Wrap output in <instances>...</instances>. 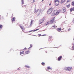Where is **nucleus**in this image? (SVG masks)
I'll return each instance as SVG.
<instances>
[{
  "mask_svg": "<svg viewBox=\"0 0 74 74\" xmlns=\"http://www.w3.org/2000/svg\"><path fill=\"white\" fill-rule=\"evenodd\" d=\"M20 68H19L18 69V70H20Z\"/></svg>",
  "mask_w": 74,
  "mask_h": 74,
  "instance_id": "nucleus-38",
  "label": "nucleus"
},
{
  "mask_svg": "<svg viewBox=\"0 0 74 74\" xmlns=\"http://www.w3.org/2000/svg\"><path fill=\"white\" fill-rule=\"evenodd\" d=\"M72 5H74V1H73L72 2Z\"/></svg>",
  "mask_w": 74,
  "mask_h": 74,
  "instance_id": "nucleus-27",
  "label": "nucleus"
},
{
  "mask_svg": "<svg viewBox=\"0 0 74 74\" xmlns=\"http://www.w3.org/2000/svg\"><path fill=\"white\" fill-rule=\"evenodd\" d=\"M2 27H3V25L0 24V30L1 29Z\"/></svg>",
  "mask_w": 74,
  "mask_h": 74,
  "instance_id": "nucleus-19",
  "label": "nucleus"
},
{
  "mask_svg": "<svg viewBox=\"0 0 74 74\" xmlns=\"http://www.w3.org/2000/svg\"><path fill=\"white\" fill-rule=\"evenodd\" d=\"M52 27H53V29H55L57 26H56V25L55 24L53 26H52Z\"/></svg>",
  "mask_w": 74,
  "mask_h": 74,
  "instance_id": "nucleus-13",
  "label": "nucleus"
},
{
  "mask_svg": "<svg viewBox=\"0 0 74 74\" xmlns=\"http://www.w3.org/2000/svg\"><path fill=\"white\" fill-rule=\"evenodd\" d=\"M33 21L32 20L31 21V24H30V25L31 26H32V23H33Z\"/></svg>",
  "mask_w": 74,
  "mask_h": 74,
  "instance_id": "nucleus-21",
  "label": "nucleus"
},
{
  "mask_svg": "<svg viewBox=\"0 0 74 74\" xmlns=\"http://www.w3.org/2000/svg\"><path fill=\"white\" fill-rule=\"evenodd\" d=\"M66 1V0H62L61 1V2L62 3H64Z\"/></svg>",
  "mask_w": 74,
  "mask_h": 74,
  "instance_id": "nucleus-22",
  "label": "nucleus"
},
{
  "mask_svg": "<svg viewBox=\"0 0 74 74\" xmlns=\"http://www.w3.org/2000/svg\"><path fill=\"white\" fill-rule=\"evenodd\" d=\"M71 1V0H68L67 1V3H68V2H70Z\"/></svg>",
  "mask_w": 74,
  "mask_h": 74,
  "instance_id": "nucleus-28",
  "label": "nucleus"
},
{
  "mask_svg": "<svg viewBox=\"0 0 74 74\" xmlns=\"http://www.w3.org/2000/svg\"><path fill=\"white\" fill-rule=\"evenodd\" d=\"M28 51H26L25 52V54L26 55L27 54H29L30 53L29 50H28Z\"/></svg>",
  "mask_w": 74,
  "mask_h": 74,
  "instance_id": "nucleus-9",
  "label": "nucleus"
},
{
  "mask_svg": "<svg viewBox=\"0 0 74 74\" xmlns=\"http://www.w3.org/2000/svg\"><path fill=\"white\" fill-rule=\"evenodd\" d=\"M44 0H42V2L43 1H44Z\"/></svg>",
  "mask_w": 74,
  "mask_h": 74,
  "instance_id": "nucleus-40",
  "label": "nucleus"
},
{
  "mask_svg": "<svg viewBox=\"0 0 74 74\" xmlns=\"http://www.w3.org/2000/svg\"><path fill=\"white\" fill-rule=\"evenodd\" d=\"M72 48H73V49H74V45L72 47Z\"/></svg>",
  "mask_w": 74,
  "mask_h": 74,
  "instance_id": "nucleus-31",
  "label": "nucleus"
},
{
  "mask_svg": "<svg viewBox=\"0 0 74 74\" xmlns=\"http://www.w3.org/2000/svg\"><path fill=\"white\" fill-rule=\"evenodd\" d=\"M27 49H29V48L28 49H27L25 47L24 49H23V51H26Z\"/></svg>",
  "mask_w": 74,
  "mask_h": 74,
  "instance_id": "nucleus-14",
  "label": "nucleus"
},
{
  "mask_svg": "<svg viewBox=\"0 0 74 74\" xmlns=\"http://www.w3.org/2000/svg\"><path fill=\"white\" fill-rule=\"evenodd\" d=\"M33 32V30H31V31H30L28 32V33H30V32Z\"/></svg>",
  "mask_w": 74,
  "mask_h": 74,
  "instance_id": "nucleus-29",
  "label": "nucleus"
},
{
  "mask_svg": "<svg viewBox=\"0 0 74 74\" xmlns=\"http://www.w3.org/2000/svg\"><path fill=\"white\" fill-rule=\"evenodd\" d=\"M54 2L56 5V6H58V5L59 4V0H55Z\"/></svg>",
  "mask_w": 74,
  "mask_h": 74,
  "instance_id": "nucleus-5",
  "label": "nucleus"
},
{
  "mask_svg": "<svg viewBox=\"0 0 74 74\" xmlns=\"http://www.w3.org/2000/svg\"><path fill=\"white\" fill-rule=\"evenodd\" d=\"M66 11V8H63L61 10L62 12L63 13H64V12H65Z\"/></svg>",
  "mask_w": 74,
  "mask_h": 74,
  "instance_id": "nucleus-6",
  "label": "nucleus"
},
{
  "mask_svg": "<svg viewBox=\"0 0 74 74\" xmlns=\"http://www.w3.org/2000/svg\"><path fill=\"white\" fill-rule=\"evenodd\" d=\"M41 64L43 66H44V65H45V63H44V62H42V63Z\"/></svg>",
  "mask_w": 74,
  "mask_h": 74,
  "instance_id": "nucleus-24",
  "label": "nucleus"
},
{
  "mask_svg": "<svg viewBox=\"0 0 74 74\" xmlns=\"http://www.w3.org/2000/svg\"><path fill=\"white\" fill-rule=\"evenodd\" d=\"M46 52V53H47V52Z\"/></svg>",
  "mask_w": 74,
  "mask_h": 74,
  "instance_id": "nucleus-42",
  "label": "nucleus"
},
{
  "mask_svg": "<svg viewBox=\"0 0 74 74\" xmlns=\"http://www.w3.org/2000/svg\"><path fill=\"white\" fill-rule=\"evenodd\" d=\"M47 36V35L44 34L42 35V36Z\"/></svg>",
  "mask_w": 74,
  "mask_h": 74,
  "instance_id": "nucleus-33",
  "label": "nucleus"
},
{
  "mask_svg": "<svg viewBox=\"0 0 74 74\" xmlns=\"http://www.w3.org/2000/svg\"><path fill=\"white\" fill-rule=\"evenodd\" d=\"M57 30V31H58V32H60L62 30V28H58Z\"/></svg>",
  "mask_w": 74,
  "mask_h": 74,
  "instance_id": "nucleus-11",
  "label": "nucleus"
},
{
  "mask_svg": "<svg viewBox=\"0 0 74 74\" xmlns=\"http://www.w3.org/2000/svg\"><path fill=\"white\" fill-rule=\"evenodd\" d=\"M21 2H22V6H23L22 5H23V4H24V2H23V0H22Z\"/></svg>",
  "mask_w": 74,
  "mask_h": 74,
  "instance_id": "nucleus-18",
  "label": "nucleus"
},
{
  "mask_svg": "<svg viewBox=\"0 0 74 74\" xmlns=\"http://www.w3.org/2000/svg\"><path fill=\"white\" fill-rule=\"evenodd\" d=\"M71 29H69V30H70Z\"/></svg>",
  "mask_w": 74,
  "mask_h": 74,
  "instance_id": "nucleus-39",
  "label": "nucleus"
},
{
  "mask_svg": "<svg viewBox=\"0 0 74 74\" xmlns=\"http://www.w3.org/2000/svg\"><path fill=\"white\" fill-rule=\"evenodd\" d=\"M47 69H50V70H51V68L50 67H49V66H48L47 67Z\"/></svg>",
  "mask_w": 74,
  "mask_h": 74,
  "instance_id": "nucleus-25",
  "label": "nucleus"
},
{
  "mask_svg": "<svg viewBox=\"0 0 74 74\" xmlns=\"http://www.w3.org/2000/svg\"><path fill=\"white\" fill-rule=\"evenodd\" d=\"M31 47H30V48H31V47H32V45H30Z\"/></svg>",
  "mask_w": 74,
  "mask_h": 74,
  "instance_id": "nucleus-35",
  "label": "nucleus"
},
{
  "mask_svg": "<svg viewBox=\"0 0 74 74\" xmlns=\"http://www.w3.org/2000/svg\"><path fill=\"white\" fill-rule=\"evenodd\" d=\"M55 17L53 18L50 21V23H56V20H55Z\"/></svg>",
  "mask_w": 74,
  "mask_h": 74,
  "instance_id": "nucleus-2",
  "label": "nucleus"
},
{
  "mask_svg": "<svg viewBox=\"0 0 74 74\" xmlns=\"http://www.w3.org/2000/svg\"><path fill=\"white\" fill-rule=\"evenodd\" d=\"M25 52L24 51H23L22 52H20V55H21V54H24Z\"/></svg>",
  "mask_w": 74,
  "mask_h": 74,
  "instance_id": "nucleus-17",
  "label": "nucleus"
},
{
  "mask_svg": "<svg viewBox=\"0 0 74 74\" xmlns=\"http://www.w3.org/2000/svg\"><path fill=\"white\" fill-rule=\"evenodd\" d=\"M19 26L20 28H21V29L22 30V31H23V30H24L25 29V27L22 26H21V25H19Z\"/></svg>",
  "mask_w": 74,
  "mask_h": 74,
  "instance_id": "nucleus-7",
  "label": "nucleus"
},
{
  "mask_svg": "<svg viewBox=\"0 0 74 74\" xmlns=\"http://www.w3.org/2000/svg\"><path fill=\"white\" fill-rule=\"evenodd\" d=\"M49 24V22H47L46 23V26H47Z\"/></svg>",
  "mask_w": 74,
  "mask_h": 74,
  "instance_id": "nucleus-16",
  "label": "nucleus"
},
{
  "mask_svg": "<svg viewBox=\"0 0 74 74\" xmlns=\"http://www.w3.org/2000/svg\"><path fill=\"white\" fill-rule=\"evenodd\" d=\"M25 67H26L27 68H30V66H27V65H26L25 66Z\"/></svg>",
  "mask_w": 74,
  "mask_h": 74,
  "instance_id": "nucleus-20",
  "label": "nucleus"
},
{
  "mask_svg": "<svg viewBox=\"0 0 74 74\" xmlns=\"http://www.w3.org/2000/svg\"><path fill=\"white\" fill-rule=\"evenodd\" d=\"M72 22H73V23H74V19H73Z\"/></svg>",
  "mask_w": 74,
  "mask_h": 74,
  "instance_id": "nucleus-30",
  "label": "nucleus"
},
{
  "mask_svg": "<svg viewBox=\"0 0 74 74\" xmlns=\"http://www.w3.org/2000/svg\"><path fill=\"white\" fill-rule=\"evenodd\" d=\"M15 17H14L12 18V22H14L15 21Z\"/></svg>",
  "mask_w": 74,
  "mask_h": 74,
  "instance_id": "nucleus-15",
  "label": "nucleus"
},
{
  "mask_svg": "<svg viewBox=\"0 0 74 74\" xmlns=\"http://www.w3.org/2000/svg\"><path fill=\"white\" fill-rule=\"evenodd\" d=\"M26 7V5H24L23 6V7Z\"/></svg>",
  "mask_w": 74,
  "mask_h": 74,
  "instance_id": "nucleus-32",
  "label": "nucleus"
},
{
  "mask_svg": "<svg viewBox=\"0 0 74 74\" xmlns=\"http://www.w3.org/2000/svg\"><path fill=\"white\" fill-rule=\"evenodd\" d=\"M34 2H35V1L34 0L33 1V3H34Z\"/></svg>",
  "mask_w": 74,
  "mask_h": 74,
  "instance_id": "nucleus-36",
  "label": "nucleus"
},
{
  "mask_svg": "<svg viewBox=\"0 0 74 74\" xmlns=\"http://www.w3.org/2000/svg\"><path fill=\"white\" fill-rule=\"evenodd\" d=\"M39 30V29H36V30H35V31H37V30Z\"/></svg>",
  "mask_w": 74,
  "mask_h": 74,
  "instance_id": "nucleus-34",
  "label": "nucleus"
},
{
  "mask_svg": "<svg viewBox=\"0 0 74 74\" xmlns=\"http://www.w3.org/2000/svg\"><path fill=\"white\" fill-rule=\"evenodd\" d=\"M44 21V19H42V20H40L39 21V24H41V23H42V22H43V21Z\"/></svg>",
  "mask_w": 74,
  "mask_h": 74,
  "instance_id": "nucleus-8",
  "label": "nucleus"
},
{
  "mask_svg": "<svg viewBox=\"0 0 74 74\" xmlns=\"http://www.w3.org/2000/svg\"><path fill=\"white\" fill-rule=\"evenodd\" d=\"M53 11V8H49L47 12V13L48 14H51L52 12Z\"/></svg>",
  "mask_w": 74,
  "mask_h": 74,
  "instance_id": "nucleus-3",
  "label": "nucleus"
},
{
  "mask_svg": "<svg viewBox=\"0 0 74 74\" xmlns=\"http://www.w3.org/2000/svg\"><path fill=\"white\" fill-rule=\"evenodd\" d=\"M60 12H61V10H60V9H59L58 10H54L51 16H53L54 15H58Z\"/></svg>",
  "mask_w": 74,
  "mask_h": 74,
  "instance_id": "nucleus-1",
  "label": "nucleus"
},
{
  "mask_svg": "<svg viewBox=\"0 0 74 74\" xmlns=\"http://www.w3.org/2000/svg\"><path fill=\"white\" fill-rule=\"evenodd\" d=\"M38 37H40V36H41V34H38Z\"/></svg>",
  "mask_w": 74,
  "mask_h": 74,
  "instance_id": "nucleus-26",
  "label": "nucleus"
},
{
  "mask_svg": "<svg viewBox=\"0 0 74 74\" xmlns=\"http://www.w3.org/2000/svg\"><path fill=\"white\" fill-rule=\"evenodd\" d=\"M71 69H72V67H65L64 68V69L66 71H70Z\"/></svg>",
  "mask_w": 74,
  "mask_h": 74,
  "instance_id": "nucleus-4",
  "label": "nucleus"
},
{
  "mask_svg": "<svg viewBox=\"0 0 74 74\" xmlns=\"http://www.w3.org/2000/svg\"><path fill=\"white\" fill-rule=\"evenodd\" d=\"M1 18V16H0V18Z\"/></svg>",
  "mask_w": 74,
  "mask_h": 74,
  "instance_id": "nucleus-41",
  "label": "nucleus"
},
{
  "mask_svg": "<svg viewBox=\"0 0 74 74\" xmlns=\"http://www.w3.org/2000/svg\"><path fill=\"white\" fill-rule=\"evenodd\" d=\"M62 56H60L58 58V61H60V60H61V59H62Z\"/></svg>",
  "mask_w": 74,
  "mask_h": 74,
  "instance_id": "nucleus-10",
  "label": "nucleus"
},
{
  "mask_svg": "<svg viewBox=\"0 0 74 74\" xmlns=\"http://www.w3.org/2000/svg\"><path fill=\"white\" fill-rule=\"evenodd\" d=\"M51 5V3H50L49 4V5Z\"/></svg>",
  "mask_w": 74,
  "mask_h": 74,
  "instance_id": "nucleus-37",
  "label": "nucleus"
},
{
  "mask_svg": "<svg viewBox=\"0 0 74 74\" xmlns=\"http://www.w3.org/2000/svg\"><path fill=\"white\" fill-rule=\"evenodd\" d=\"M68 8H69L70 7V4H69L66 6Z\"/></svg>",
  "mask_w": 74,
  "mask_h": 74,
  "instance_id": "nucleus-23",
  "label": "nucleus"
},
{
  "mask_svg": "<svg viewBox=\"0 0 74 74\" xmlns=\"http://www.w3.org/2000/svg\"><path fill=\"white\" fill-rule=\"evenodd\" d=\"M72 11H74V7L73 8H71L70 10V12H72Z\"/></svg>",
  "mask_w": 74,
  "mask_h": 74,
  "instance_id": "nucleus-12",
  "label": "nucleus"
}]
</instances>
